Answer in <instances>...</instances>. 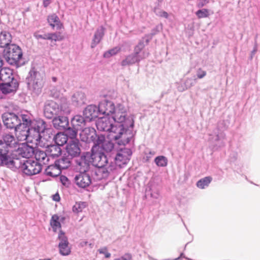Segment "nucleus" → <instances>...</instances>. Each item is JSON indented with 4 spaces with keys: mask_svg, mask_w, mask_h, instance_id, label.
I'll return each instance as SVG.
<instances>
[{
    "mask_svg": "<svg viewBox=\"0 0 260 260\" xmlns=\"http://www.w3.org/2000/svg\"><path fill=\"white\" fill-rule=\"evenodd\" d=\"M108 137L111 140H118V145H123L129 143L130 140L126 137L124 124H116L109 132Z\"/></svg>",
    "mask_w": 260,
    "mask_h": 260,
    "instance_id": "obj_1",
    "label": "nucleus"
},
{
    "mask_svg": "<svg viewBox=\"0 0 260 260\" xmlns=\"http://www.w3.org/2000/svg\"><path fill=\"white\" fill-rule=\"evenodd\" d=\"M5 57L10 64L18 66L22 58L21 48L15 44H10L5 50Z\"/></svg>",
    "mask_w": 260,
    "mask_h": 260,
    "instance_id": "obj_2",
    "label": "nucleus"
},
{
    "mask_svg": "<svg viewBox=\"0 0 260 260\" xmlns=\"http://www.w3.org/2000/svg\"><path fill=\"white\" fill-rule=\"evenodd\" d=\"M21 168L24 174L29 176L37 174L42 170V166L40 162L30 159L24 161L21 166Z\"/></svg>",
    "mask_w": 260,
    "mask_h": 260,
    "instance_id": "obj_3",
    "label": "nucleus"
},
{
    "mask_svg": "<svg viewBox=\"0 0 260 260\" xmlns=\"http://www.w3.org/2000/svg\"><path fill=\"white\" fill-rule=\"evenodd\" d=\"M90 157L93 165L96 167H105L108 162L107 156L103 152L96 150V146L92 147Z\"/></svg>",
    "mask_w": 260,
    "mask_h": 260,
    "instance_id": "obj_4",
    "label": "nucleus"
},
{
    "mask_svg": "<svg viewBox=\"0 0 260 260\" xmlns=\"http://www.w3.org/2000/svg\"><path fill=\"white\" fill-rule=\"evenodd\" d=\"M28 86L30 90L34 91L39 92L43 87V80L39 75L36 73L31 74L28 78Z\"/></svg>",
    "mask_w": 260,
    "mask_h": 260,
    "instance_id": "obj_5",
    "label": "nucleus"
},
{
    "mask_svg": "<svg viewBox=\"0 0 260 260\" xmlns=\"http://www.w3.org/2000/svg\"><path fill=\"white\" fill-rule=\"evenodd\" d=\"M58 239L60 241L58 244L59 253L62 255H68L71 253V249L69 246V241L65 233L60 230Z\"/></svg>",
    "mask_w": 260,
    "mask_h": 260,
    "instance_id": "obj_6",
    "label": "nucleus"
},
{
    "mask_svg": "<svg viewBox=\"0 0 260 260\" xmlns=\"http://www.w3.org/2000/svg\"><path fill=\"white\" fill-rule=\"evenodd\" d=\"M132 154V151L128 148L121 149L115 158V163L120 167H122L129 161Z\"/></svg>",
    "mask_w": 260,
    "mask_h": 260,
    "instance_id": "obj_7",
    "label": "nucleus"
},
{
    "mask_svg": "<svg viewBox=\"0 0 260 260\" xmlns=\"http://www.w3.org/2000/svg\"><path fill=\"white\" fill-rule=\"evenodd\" d=\"M76 184L80 188H85L91 183V178L89 173H79L74 178Z\"/></svg>",
    "mask_w": 260,
    "mask_h": 260,
    "instance_id": "obj_8",
    "label": "nucleus"
},
{
    "mask_svg": "<svg viewBox=\"0 0 260 260\" xmlns=\"http://www.w3.org/2000/svg\"><path fill=\"white\" fill-rule=\"evenodd\" d=\"M11 151H15L19 155L25 158L31 157L35 153L34 148L26 143L19 144L15 149L11 150Z\"/></svg>",
    "mask_w": 260,
    "mask_h": 260,
    "instance_id": "obj_9",
    "label": "nucleus"
},
{
    "mask_svg": "<svg viewBox=\"0 0 260 260\" xmlns=\"http://www.w3.org/2000/svg\"><path fill=\"white\" fill-rule=\"evenodd\" d=\"M4 124L7 128H13L17 127L20 124V119L16 114L9 113L6 114L3 118Z\"/></svg>",
    "mask_w": 260,
    "mask_h": 260,
    "instance_id": "obj_10",
    "label": "nucleus"
},
{
    "mask_svg": "<svg viewBox=\"0 0 260 260\" xmlns=\"http://www.w3.org/2000/svg\"><path fill=\"white\" fill-rule=\"evenodd\" d=\"M44 113L46 118L51 119L54 115L61 114V110L55 102L51 101L45 106Z\"/></svg>",
    "mask_w": 260,
    "mask_h": 260,
    "instance_id": "obj_11",
    "label": "nucleus"
},
{
    "mask_svg": "<svg viewBox=\"0 0 260 260\" xmlns=\"http://www.w3.org/2000/svg\"><path fill=\"white\" fill-rule=\"evenodd\" d=\"M66 152L72 157L78 156L81 153L79 142L78 140H73L66 146Z\"/></svg>",
    "mask_w": 260,
    "mask_h": 260,
    "instance_id": "obj_12",
    "label": "nucleus"
},
{
    "mask_svg": "<svg viewBox=\"0 0 260 260\" xmlns=\"http://www.w3.org/2000/svg\"><path fill=\"white\" fill-rule=\"evenodd\" d=\"M97 137L95 131L93 128L86 127L80 134V138L82 141L90 143Z\"/></svg>",
    "mask_w": 260,
    "mask_h": 260,
    "instance_id": "obj_13",
    "label": "nucleus"
},
{
    "mask_svg": "<svg viewBox=\"0 0 260 260\" xmlns=\"http://www.w3.org/2000/svg\"><path fill=\"white\" fill-rule=\"evenodd\" d=\"M99 108L100 114L107 115L113 114L116 110L114 104L112 102L108 101L101 102Z\"/></svg>",
    "mask_w": 260,
    "mask_h": 260,
    "instance_id": "obj_14",
    "label": "nucleus"
},
{
    "mask_svg": "<svg viewBox=\"0 0 260 260\" xmlns=\"http://www.w3.org/2000/svg\"><path fill=\"white\" fill-rule=\"evenodd\" d=\"M96 127L100 131L109 132L112 128L113 124L111 120L108 116L100 118L96 123Z\"/></svg>",
    "mask_w": 260,
    "mask_h": 260,
    "instance_id": "obj_15",
    "label": "nucleus"
},
{
    "mask_svg": "<svg viewBox=\"0 0 260 260\" xmlns=\"http://www.w3.org/2000/svg\"><path fill=\"white\" fill-rule=\"evenodd\" d=\"M99 112V107L95 105H90L86 107L83 112L85 118L89 121H91L98 117Z\"/></svg>",
    "mask_w": 260,
    "mask_h": 260,
    "instance_id": "obj_16",
    "label": "nucleus"
},
{
    "mask_svg": "<svg viewBox=\"0 0 260 260\" xmlns=\"http://www.w3.org/2000/svg\"><path fill=\"white\" fill-rule=\"evenodd\" d=\"M126 116V111L122 106H118L113 113V119L117 124H124Z\"/></svg>",
    "mask_w": 260,
    "mask_h": 260,
    "instance_id": "obj_17",
    "label": "nucleus"
},
{
    "mask_svg": "<svg viewBox=\"0 0 260 260\" xmlns=\"http://www.w3.org/2000/svg\"><path fill=\"white\" fill-rule=\"evenodd\" d=\"M28 126L19 124L15 129V135L19 141H24L28 139L29 133Z\"/></svg>",
    "mask_w": 260,
    "mask_h": 260,
    "instance_id": "obj_18",
    "label": "nucleus"
},
{
    "mask_svg": "<svg viewBox=\"0 0 260 260\" xmlns=\"http://www.w3.org/2000/svg\"><path fill=\"white\" fill-rule=\"evenodd\" d=\"M19 162L18 158L12 159L8 155V152L0 153V166H12L17 168L20 167L19 166H18V164Z\"/></svg>",
    "mask_w": 260,
    "mask_h": 260,
    "instance_id": "obj_19",
    "label": "nucleus"
},
{
    "mask_svg": "<svg viewBox=\"0 0 260 260\" xmlns=\"http://www.w3.org/2000/svg\"><path fill=\"white\" fill-rule=\"evenodd\" d=\"M76 169L79 173H89L90 165L89 162L86 159L85 156H81L76 161Z\"/></svg>",
    "mask_w": 260,
    "mask_h": 260,
    "instance_id": "obj_20",
    "label": "nucleus"
},
{
    "mask_svg": "<svg viewBox=\"0 0 260 260\" xmlns=\"http://www.w3.org/2000/svg\"><path fill=\"white\" fill-rule=\"evenodd\" d=\"M54 127L58 129H65L69 125L68 118L66 116L55 117L52 121Z\"/></svg>",
    "mask_w": 260,
    "mask_h": 260,
    "instance_id": "obj_21",
    "label": "nucleus"
},
{
    "mask_svg": "<svg viewBox=\"0 0 260 260\" xmlns=\"http://www.w3.org/2000/svg\"><path fill=\"white\" fill-rule=\"evenodd\" d=\"M18 87V83L12 81L11 82H2L0 91L4 94H8L16 90Z\"/></svg>",
    "mask_w": 260,
    "mask_h": 260,
    "instance_id": "obj_22",
    "label": "nucleus"
},
{
    "mask_svg": "<svg viewBox=\"0 0 260 260\" xmlns=\"http://www.w3.org/2000/svg\"><path fill=\"white\" fill-rule=\"evenodd\" d=\"M65 218L63 216H59L57 214H54L52 216L50 221V224L53 231L56 232L58 230H60L61 228V221H63Z\"/></svg>",
    "mask_w": 260,
    "mask_h": 260,
    "instance_id": "obj_23",
    "label": "nucleus"
},
{
    "mask_svg": "<svg viewBox=\"0 0 260 260\" xmlns=\"http://www.w3.org/2000/svg\"><path fill=\"white\" fill-rule=\"evenodd\" d=\"M47 21L53 29H54L55 27H56L57 29L64 28L63 25L60 22L58 17L55 14L49 15L47 18Z\"/></svg>",
    "mask_w": 260,
    "mask_h": 260,
    "instance_id": "obj_24",
    "label": "nucleus"
},
{
    "mask_svg": "<svg viewBox=\"0 0 260 260\" xmlns=\"http://www.w3.org/2000/svg\"><path fill=\"white\" fill-rule=\"evenodd\" d=\"M13 79L12 71L8 68H2L0 71V79L3 82H10Z\"/></svg>",
    "mask_w": 260,
    "mask_h": 260,
    "instance_id": "obj_25",
    "label": "nucleus"
},
{
    "mask_svg": "<svg viewBox=\"0 0 260 260\" xmlns=\"http://www.w3.org/2000/svg\"><path fill=\"white\" fill-rule=\"evenodd\" d=\"M4 142L6 144L7 146L9 148L13 149L12 150L15 149L19 143L15 139L14 137L10 134H6L3 137Z\"/></svg>",
    "mask_w": 260,
    "mask_h": 260,
    "instance_id": "obj_26",
    "label": "nucleus"
},
{
    "mask_svg": "<svg viewBox=\"0 0 260 260\" xmlns=\"http://www.w3.org/2000/svg\"><path fill=\"white\" fill-rule=\"evenodd\" d=\"M104 31L105 28L103 26H101L96 30L91 44V48H94L101 42L104 36Z\"/></svg>",
    "mask_w": 260,
    "mask_h": 260,
    "instance_id": "obj_27",
    "label": "nucleus"
},
{
    "mask_svg": "<svg viewBox=\"0 0 260 260\" xmlns=\"http://www.w3.org/2000/svg\"><path fill=\"white\" fill-rule=\"evenodd\" d=\"M11 34L6 31H2L0 34V47H8L11 42Z\"/></svg>",
    "mask_w": 260,
    "mask_h": 260,
    "instance_id": "obj_28",
    "label": "nucleus"
},
{
    "mask_svg": "<svg viewBox=\"0 0 260 260\" xmlns=\"http://www.w3.org/2000/svg\"><path fill=\"white\" fill-rule=\"evenodd\" d=\"M45 173L47 176L55 177L61 174V170L55 163L54 165L49 166L46 169Z\"/></svg>",
    "mask_w": 260,
    "mask_h": 260,
    "instance_id": "obj_29",
    "label": "nucleus"
},
{
    "mask_svg": "<svg viewBox=\"0 0 260 260\" xmlns=\"http://www.w3.org/2000/svg\"><path fill=\"white\" fill-rule=\"evenodd\" d=\"M48 154L52 157H56L61 154V149L59 146L57 145H50L46 150Z\"/></svg>",
    "mask_w": 260,
    "mask_h": 260,
    "instance_id": "obj_30",
    "label": "nucleus"
},
{
    "mask_svg": "<svg viewBox=\"0 0 260 260\" xmlns=\"http://www.w3.org/2000/svg\"><path fill=\"white\" fill-rule=\"evenodd\" d=\"M84 117L80 115L75 116L71 120V124L75 129H80L85 125Z\"/></svg>",
    "mask_w": 260,
    "mask_h": 260,
    "instance_id": "obj_31",
    "label": "nucleus"
},
{
    "mask_svg": "<svg viewBox=\"0 0 260 260\" xmlns=\"http://www.w3.org/2000/svg\"><path fill=\"white\" fill-rule=\"evenodd\" d=\"M55 162L60 170L68 169L71 165V161L67 156H63L61 158L56 160Z\"/></svg>",
    "mask_w": 260,
    "mask_h": 260,
    "instance_id": "obj_32",
    "label": "nucleus"
},
{
    "mask_svg": "<svg viewBox=\"0 0 260 260\" xmlns=\"http://www.w3.org/2000/svg\"><path fill=\"white\" fill-rule=\"evenodd\" d=\"M97 168L95 171V175L97 180H102L108 177L109 172L105 167Z\"/></svg>",
    "mask_w": 260,
    "mask_h": 260,
    "instance_id": "obj_33",
    "label": "nucleus"
},
{
    "mask_svg": "<svg viewBox=\"0 0 260 260\" xmlns=\"http://www.w3.org/2000/svg\"><path fill=\"white\" fill-rule=\"evenodd\" d=\"M53 140L57 145L63 146L68 141V136L63 133H58L53 138Z\"/></svg>",
    "mask_w": 260,
    "mask_h": 260,
    "instance_id": "obj_34",
    "label": "nucleus"
},
{
    "mask_svg": "<svg viewBox=\"0 0 260 260\" xmlns=\"http://www.w3.org/2000/svg\"><path fill=\"white\" fill-rule=\"evenodd\" d=\"M29 133L28 141L32 142L33 141H39L40 140V133H39V131H36V127L30 128Z\"/></svg>",
    "mask_w": 260,
    "mask_h": 260,
    "instance_id": "obj_35",
    "label": "nucleus"
},
{
    "mask_svg": "<svg viewBox=\"0 0 260 260\" xmlns=\"http://www.w3.org/2000/svg\"><path fill=\"white\" fill-rule=\"evenodd\" d=\"M212 180V178L210 176L204 177L197 182V186L201 189H204L209 185Z\"/></svg>",
    "mask_w": 260,
    "mask_h": 260,
    "instance_id": "obj_36",
    "label": "nucleus"
},
{
    "mask_svg": "<svg viewBox=\"0 0 260 260\" xmlns=\"http://www.w3.org/2000/svg\"><path fill=\"white\" fill-rule=\"evenodd\" d=\"M48 37L46 38L48 40H53L54 41H59L64 39V37L61 32L55 33H48Z\"/></svg>",
    "mask_w": 260,
    "mask_h": 260,
    "instance_id": "obj_37",
    "label": "nucleus"
},
{
    "mask_svg": "<svg viewBox=\"0 0 260 260\" xmlns=\"http://www.w3.org/2000/svg\"><path fill=\"white\" fill-rule=\"evenodd\" d=\"M137 61V57L136 55L131 54L127 56L124 60L121 62V65L122 66H126L131 65L135 63Z\"/></svg>",
    "mask_w": 260,
    "mask_h": 260,
    "instance_id": "obj_38",
    "label": "nucleus"
},
{
    "mask_svg": "<svg viewBox=\"0 0 260 260\" xmlns=\"http://www.w3.org/2000/svg\"><path fill=\"white\" fill-rule=\"evenodd\" d=\"M34 154L35 155V157L36 159V161H37L39 162V161H44L45 159L47 158V154L46 152L37 149L35 150V153Z\"/></svg>",
    "mask_w": 260,
    "mask_h": 260,
    "instance_id": "obj_39",
    "label": "nucleus"
},
{
    "mask_svg": "<svg viewBox=\"0 0 260 260\" xmlns=\"http://www.w3.org/2000/svg\"><path fill=\"white\" fill-rule=\"evenodd\" d=\"M86 205L84 202H77L73 207V211L76 213H79L83 211L86 208Z\"/></svg>",
    "mask_w": 260,
    "mask_h": 260,
    "instance_id": "obj_40",
    "label": "nucleus"
},
{
    "mask_svg": "<svg viewBox=\"0 0 260 260\" xmlns=\"http://www.w3.org/2000/svg\"><path fill=\"white\" fill-rule=\"evenodd\" d=\"M155 162L159 167H166L168 164L167 158L164 156H159L155 158Z\"/></svg>",
    "mask_w": 260,
    "mask_h": 260,
    "instance_id": "obj_41",
    "label": "nucleus"
},
{
    "mask_svg": "<svg viewBox=\"0 0 260 260\" xmlns=\"http://www.w3.org/2000/svg\"><path fill=\"white\" fill-rule=\"evenodd\" d=\"M196 15L199 19L208 17L210 15L209 11L207 9H203L198 10Z\"/></svg>",
    "mask_w": 260,
    "mask_h": 260,
    "instance_id": "obj_42",
    "label": "nucleus"
},
{
    "mask_svg": "<svg viewBox=\"0 0 260 260\" xmlns=\"http://www.w3.org/2000/svg\"><path fill=\"white\" fill-rule=\"evenodd\" d=\"M105 141V137L103 135H97V137L92 142L94 144V145L92 147L96 146V150H98V147L101 145L102 146Z\"/></svg>",
    "mask_w": 260,
    "mask_h": 260,
    "instance_id": "obj_43",
    "label": "nucleus"
},
{
    "mask_svg": "<svg viewBox=\"0 0 260 260\" xmlns=\"http://www.w3.org/2000/svg\"><path fill=\"white\" fill-rule=\"evenodd\" d=\"M120 50V48L118 47L113 48L108 51H106L104 54V57L105 58H109L113 55L117 54Z\"/></svg>",
    "mask_w": 260,
    "mask_h": 260,
    "instance_id": "obj_44",
    "label": "nucleus"
},
{
    "mask_svg": "<svg viewBox=\"0 0 260 260\" xmlns=\"http://www.w3.org/2000/svg\"><path fill=\"white\" fill-rule=\"evenodd\" d=\"M102 147L104 151L109 152L113 149L114 144L111 141H105L104 144H103Z\"/></svg>",
    "mask_w": 260,
    "mask_h": 260,
    "instance_id": "obj_45",
    "label": "nucleus"
},
{
    "mask_svg": "<svg viewBox=\"0 0 260 260\" xmlns=\"http://www.w3.org/2000/svg\"><path fill=\"white\" fill-rule=\"evenodd\" d=\"M34 127H36V131L43 132L45 128V123L43 121H38Z\"/></svg>",
    "mask_w": 260,
    "mask_h": 260,
    "instance_id": "obj_46",
    "label": "nucleus"
},
{
    "mask_svg": "<svg viewBox=\"0 0 260 260\" xmlns=\"http://www.w3.org/2000/svg\"><path fill=\"white\" fill-rule=\"evenodd\" d=\"M21 118L23 122L21 125H26L29 127L31 123L30 117L28 115L22 114L21 115Z\"/></svg>",
    "mask_w": 260,
    "mask_h": 260,
    "instance_id": "obj_47",
    "label": "nucleus"
},
{
    "mask_svg": "<svg viewBox=\"0 0 260 260\" xmlns=\"http://www.w3.org/2000/svg\"><path fill=\"white\" fill-rule=\"evenodd\" d=\"M154 12L155 13L156 15L159 17H164L165 18H168L169 15L168 13L165 11L155 9Z\"/></svg>",
    "mask_w": 260,
    "mask_h": 260,
    "instance_id": "obj_48",
    "label": "nucleus"
},
{
    "mask_svg": "<svg viewBox=\"0 0 260 260\" xmlns=\"http://www.w3.org/2000/svg\"><path fill=\"white\" fill-rule=\"evenodd\" d=\"M79 129H75L73 127V128H68L67 130V133L69 136L72 139L75 138L77 136V131Z\"/></svg>",
    "mask_w": 260,
    "mask_h": 260,
    "instance_id": "obj_49",
    "label": "nucleus"
},
{
    "mask_svg": "<svg viewBox=\"0 0 260 260\" xmlns=\"http://www.w3.org/2000/svg\"><path fill=\"white\" fill-rule=\"evenodd\" d=\"M10 150L2 140H0V153L9 152Z\"/></svg>",
    "mask_w": 260,
    "mask_h": 260,
    "instance_id": "obj_50",
    "label": "nucleus"
},
{
    "mask_svg": "<svg viewBox=\"0 0 260 260\" xmlns=\"http://www.w3.org/2000/svg\"><path fill=\"white\" fill-rule=\"evenodd\" d=\"M144 43L143 42H140L135 48L134 51L135 54L137 57V55L144 48Z\"/></svg>",
    "mask_w": 260,
    "mask_h": 260,
    "instance_id": "obj_51",
    "label": "nucleus"
},
{
    "mask_svg": "<svg viewBox=\"0 0 260 260\" xmlns=\"http://www.w3.org/2000/svg\"><path fill=\"white\" fill-rule=\"evenodd\" d=\"M98 251L100 253L104 254L106 258H109L111 256V254L108 252L107 247L101 248L98 250Z\"/></svg>",
    "mask_w": 260,
    "mask_h": 260,
    "instance_id": "obj_52",
    "label": "nucleus"
},
{
    "mask_svg": "<svg viewBox=\"0 0 260 260\" xmlns=\"http://www.w3.org/2000/svg\"><path fill=\"white\" fill-rule=\"evenodd\" d=\"M60 181L62 184L64 186H69L70 182L68 178L65 176H60Z\"/></svg>",
    "mask_w": 260,
    "mask_h": 260,
    "instance_id": "obj_53",
    "label": "nucleus"
},
{
    "mask_svg": "<svg viewBox=\"0 0 260 260\" xmlns=\"http://www.w3.org/2000/svg\"><path fill=\"white\" fill-rule=\"evenodd\" d=\"M34 37L37 39H44V40H47V39L46 38H47L48 36V34H44V35H42L40 34L38 32H36L34 34Z\"/></svg>",
    "mask_w": 260,
    "mask_h": 260,
    "instance_id": "obj_54",
    "label": "nucleus"
},
{
    "mask_svg": "<svg viewBox=\"0 0 260 260\" xmlns=\"http://www.w3.org/2000/svg\"><path fill=\"white\" fill-rule=\"evenodd\" d=\"M206 71H203L202 69L200 68L198 70L197 76H198V78H199V79L203 78V77H204L206 76Z\"/></svg>",
    "mask_w": 260,
    "mask_h": 260,
    "instance_id": "obj_55",
    "label": "nucleus"
},
{
    "mask_svg": "<svg viewBox=\"0 0 260 260\" xmlns=\"http://www.w3.org/2000/svg\"><path fill=\"white\" fill-rule=\"evenodd\" d=\"M133 258L132 254L129 253H127L124 254L120 258L121 260H132Z\"/></svg>",
    "mask_w": 260,
    "mask_h": 260,
    "instance_id": "obj_56",
    "label": "nucleus"
},
{
    "mask_svg": "<svg viewBox=\"0 0 260 260\" xmlns=\"http://www.w3.org/2000/svg\"><path fill=\"white\" fill-rule=\"evenodd\" d=\"M53 200L55 201H59L60 200V197L58 193H56L53 196Z\"/></svg>",
    "mask_w": 260,
    "mask_h": 260,
    "instance_id": "obj_57",
    "label": "nucleus"
},
{
    "mask_svg": "<svg viewBox=\"0 0 260 260\" xmlns=\"http://www.w3.org/2000/svg\"><path fill=\"white\" fill-rule=\"evenodd\" d=\"M51 3V0H43L44 7H47Z\"/></svg>",
    "mask_w": 260,
    "mask_h": 260,
    "instance_id": "obj_58",
    "label": "nucleus"
},
{
    "mask_svg": "<svg viewBox=\"0 0 260 260\" xmlns=\"http://www.w3.org/2000/svg\"><path fill=\"white\" fill-rule=\"evenodd\" d=\"M3 65V60L2 59L1 56L0 55V68L2 67Z\"/></svg>",
    "mask_w": 260,
    "mask_h": 260,
    "instance_id": "obj_59",
    "label": "nucleus"
},
{
    "mask_svg": "<svg viewBox=\"0 0 260 260\" xmlns=\"http://www.w3.org/2000/svg\"><path fill=\"white\" fill-rule=\"evenodd\" d=\"M87 244V242L86 241H83L82 242H81L80 244L82 246H85Z\"/></svg>",
    "mask_w": 260,
    "mask_h": 260,
    "instance_id": "obj_60",
    "label": "nucleus"
},
{
    "mask_svg": "<svg viewBox=\"0 0 260 260\" xmlns=\"http://www.w3.org/2000/svg\"><path fill=\"white\" fill-rule=\"evenodd\" d=\"M77 95L80 96V98H82L83 100L85 98L84 95L83 94H78Z\"/></svg>",
    "mask_w": 260,
    "mask_h": 260,
    "instance_id": "obj_61",
    "label": "nucleus"
},
{
    "mask_svg": "<svg viewBox=\"0 0 260 260\" xmlns=\"http://www.w3.org/2000/svg\"><path fill=\"white\" fill-rule=\"evenodd\" d=\"M52 80L54 82H55L56 81V77H53Z\"/></svg>",
    "mask_w": 260,
    "mask_h": 260,
    "instance_id": "obj_62",
    "label": "nucleus"
},
{
    "mask_svg": "<svg viewBox=\"0 0 260 260\" xmlns=\"http://www.w3.org/2000/svg\"><path fill=\"white\" fill-rule=\"evenodd\" d=\"M39 260H51V259H49V258H48V259H39Z\"/></svg>",
    "mask_w": 260,
    "mask_h": 260,
    "instance_id": "obj_63",
    "label": "nucleus"
},
{
    "mask_svg": "<svg viewBox=\"0 0 260 260\" xmlns=\"http://www.w3.org/2000/svg\"><path fill=\"white\" fill-rule=\"evenodd\" d=\"M150 154H154V152H153V153H152V152H150Z\"/></svg>",
    "mask_w": 260,
    "mask_h": 260,
    "instance_id": "obj_64",
    "label": "nucleus"
}]
</instances>
